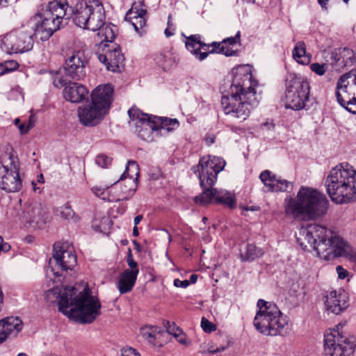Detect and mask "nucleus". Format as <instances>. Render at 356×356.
<instances>
[{
	"label": "nucleus",
	"instance_id": "obj_1",
	"mask_svg": "<svg viewBox=\"0 0 356 356\" xmlns=\"http://www.w3.org/2000/svg\"><path fill=\"white\" fill-rule=\"evenodd\" d=\"M297 241L303 250L316 251L323 259L343 257L356 264V251L337 233L326 227L318 224L302 227Z\"/></svg>",
	"mask_w": 356,
	"mask_h": 356
},
{
	"label": "nucleus",
	"instance_id": "obj_2",
	"mask_svg": "<svg viewBox=\"0 0 356 356\" xmlns=\"http://www.w3.org/2000/svg\"><path fill=\"white\" fill-rule=\"evenodd\" d=\"M45 298L50 302H58V310L79 323H91L101 313L98 298L88 287L81 291L74 286L54 288L46 291Z\"/></svg>",
	"mask_w": 356,
	"mask_h": 356
},
{
	"label": "nucleus",
	"instance_id": "obj_3",
	"mask_svg": "<svg viewBox=\"0 0 356 356\" xmlns=\"http://www.w3.org/2000/svg\"><path fill=\"white\" fill-rule=\"evenodd\" d=\"M228 95H222L221 105L225 114L241 120H246L259 104L252 74L246 69H236Z\"/></svg>",
	"mask_w": 356,
	"mask_h": 356
},
{
	"label": "nucleus",
	"instance_id": "obj_4",
	"mask_svg": "<svg viewBox=\"0 0 356 356\" xmlns=\"http://www.w3.org/2000/svg\"><path fill=\"white\" fill-rule=\"evenodd\" d=\"M225 165V161L220 157L210 155L202 157L197 165L192 170L198 173L200 184L202 189V193L197 195L194 200L197 204L206 205L214 202L233 209L236 206L234 195L225 190L213 188V186L217 180L218 174Z\"/></svg>",
	"mask_w": 356,
	"mask_h": 356
},
{
	"label": "nucleus",
	"instance_id": "obj_5",
	"mask_svg": "<svg viewBox=\"0 0 356 356\" xmlns=\"http://www.w3.org/2000/svg\"><path fill=\"white\" fill-rule=\"evenodd\" d=\"M329 201L325 195L316 189L302 186L296 197H286L285 213L296 220L309 221L326 214Z\"/></svg>",
	"mask_w": 356,
	"mask_h": 356
},
{
	"label": "nucleus",
	"instance_id": "obj_6",
	"mask_svg": "<svg viewBox=\"0 0 356 356\" xmlns=\"http://www.w3.org/2000/svg\"><path fill=\"white\" fill-rule=\"evenodd\" d=\"M325 185L331 200L337 204L356 200V170L347 163L333 168L325 179Z\"/></svg>",
	"mask_w": 356,
	"mask_h": 356
},
{
	"label": "nucleus",
	"instance_id": "obj_7",
	"mask_svg": "<svg viewBox=\"0 0 356 356\" xmlns=\"http://www.w3.org/2000/svg\"><path fill=\"white\" fill-rule=\"evenodd\" d=\"M258 311L254 318V326L261 334L267 336H284L288 334L289 320L273 302L259 299Z\"/></svg>",
	"mask_w": 356,
	"mask_h": 356
},
{
	"label": "nucleus",
	"instance_id": "obj_8",
	"mask_svg": "<svg viewBox=\"0 0 356 356\" xmlns=\"http://www.w3.org/2000/svg\"><path fill=\"white\" fill-rule=\"evenodd\" d=\"M69 8L67 0H54L48 3L39 14L40 20L30 21L36 33V38L42 41L47 40L54 32L60 29L64 18L67 19Z\"/></svg>",
	"mask_w": 356,
	"mask_h": 356
},
{
	"label": "nucleus",
	"instance_id": "obj_9",
	"mask_svg": "<svg viewBox=\"0 0 356 356\" xmlns=\"http://www.w3.org/2000/svg\"><path fill=\"white\" fill-rule=\"evenodd\" d=\"M70 10L67 19L72 17L80 28L96 31L105 24V10L100 0H79Z\"/></svg>",
	"mask_w": 356,
	"mask_h": 356
},
{
	"label": "nucleus",
	"instance_id": "obj_10",
	"mask_svg": "<svg viewBox=\"0 0 356 356\" xmlns=\"http://www.w3.org/2000/svg\"><path fill=\"white\" fill-rule=\"evenodd\" d=\"M345 323H339L330 332L325 334L324 351L325 356H351L356 348V338L346 336L342 329Z\"/></svg>",
	"mask_w": 356,
	"mask_h": 356
},
{
	"label": "nucleus",
	"instance_id": "obj_11",
	"mask_svg": "<svg viewBox=\"0 0 356 356\" xmlns=\"http://www.w3.org/2000/svg\"><path fill=\"white\" fill-rule=\"evenodd\" d=\"M310 87L300 74L289 73L286 78V108L302 109L309 100Z\"/></svg>",
	"mask_w": 356,
	"mask_h": 356
},
{
	"label": "nucleus",
	"instance_id": "obj_12",
	"mask_svg": "<svg viewBox=\"0 0 356 356\" xmlns=\"http://www.w3.org/2000/svg\"><path fill=\"white\" fill-rule=\"evenodd\" d=\"M88 59L83 51H76L72 53L65 61L63 69L65 76H60L57 73L54 77V84L57 88L65 86L71 80L81 81L86 76V67Z\"/></svg>",
	"mask_w": 356,
	"mask_h": 356
},
{
	"label": "nucleus",
	"instance_id": "obj_13",
	"mask_svg": "<svg viewBox=\"0 0 356 356\" xmlns=\"http://www.w3.org/2000/svg\"><path fill=\"white\" fill-rule=\"evenodd\" d=\"M36 33L32 22H28L20 28L7 33L2 41L8 54H18L29 51L33 46V37Z\"/></svg>",
	"mask_w": 356,
	"mask_h": 356
},
{
	"label": "nucleus",
	"instance_id": "obj_14",
	"mask_svg": "<svg viewBox=\"0 0 356 356\" xmlns=\"http://www.w3.org/2000/svg\"><path fill=\"white\" fill-rule=\"evenodd\" d=\"M22 188L19 166L12 155L4 161H0V189L6 193H16Z\"/></svg>",
	"mask_w": 356,
	"mask_h": 356
},
{
	"label": "nucleus",
	"instance_id": "obj_15",
	"mask_svg": "<svg viewBox=\"0 0 356 356\" xmlns=\"http://www.w3.org/2000/svg\"><path fill=\"white\" fill-rule=\"evenodd\" d=\"M53 259L55 266L52 271L56 277L64 276L68 270H72L76 264V257L73 248L67 243H55L53 247Z\"/></svg>",
	"mask_w": 356,
	"mask_h": 356
},
{
	"label": "nucleus",
	"instance_id": "obj_16",
	"mask_svg": "<svg viewBox=\"0 0 356 356\" xmlns=\"http://www.w3.org/2000/svg\"><path fill=\"white\" fill-rule=\"evenodd\" d=\"M130 124L134 127V132L144 140H151L153 131H157L154 115L142 112L136 107L128 111Z\"/></svg>",
	"mask_w": 356,
	"mask_h": 356
},
{
	"label": "nucleus",
	"instance_id": "obj_17",
	"mask_svg": "<svg viewBox=\"0 0 356 356\" xmlns=\"http://www.w3.org/2000/svg\"><path fill=\"white\" fill-rule=\"evenodd\" d=\"M352 77V73L341 75L337 81L336 87V97L338 103L347 111L356 114V97L348 90V79Z\"/></svg>",
	"mask_w": 356,
	"mask_h": 356
},
{
	"label": "nucleus",
	"instance_id": "obj_18",
	"mask_svg": "<svg viewBox=\"0 0 356 356\" xmlns=\"http://www.w3.org/2000/svg\"><path fill=\"white\" fill-rule=\"evenodd\" d=\"M114 89L111 84L99 85L90 95L91 104L107 114L113 100Z\"/></svg>",
	"mask_w": 356,
	"mask_h": 356
},
{
	"label": "nucleus",
	"instance_id": "obj_19",
	"mask_svg": "<svg viewBox=\"0 0 356 356\" xmlns=\"http://www.w3.org/2000/svg\"><path fill=\"white\" fill-rule=\"evenodd\" d=\"M77 114L80 123L88 127L99 124L106 115L99 107L93 106L91 103L79 107Z\"/></svg>",
	"mask_w": 356,
	"mask_h": 356
},
{
	"label": "nucleus",
	"instance_id": "obj_20",
	"mask_svg": "<svg viewBox=\"0 0 356 356\" xmlns=\"http://www.w3.org/2000/svg\"><path fill=\"white\" fill-rule=\"evenodd\" d=\"M325 305L327 310L340 314L349 306L348 293L341 289L332 291L326 295Z\"/></svg>",
	"mask_w": 356,
	"mask_h": 356
},
{
	"label": "nucleus",
	"instance_id": "obj_21",
	"mask_svg": "<svg viewBox=\"0 0 356 356\" xmlns=\"http://www.w3.org/2000/svg\"><path fill=\"white\" fill-rule=\"evenodd\" d=\"M147 13L143 2H134L125 15V20L130 22L135 31L142 35L147 24Z\"/></svg>",
	"mask_w": 356,
	"mask_h": 356
},
{
	"label": "nucleus",
	"instance_id": "obj_22",
	"mask_svg": "<svg viewBox=\"0 0 356 356\" xmlns=\"http://www.w3.org/2000/svg\"><path fill=\"white\" fill-rule=\"evenodd\" d=\"M98 59L106 65L108 70L117 72L123 65L124 56L120 47L117 44H113L108 47L104 54H99Z\"/></svg>",
	"mask_w": 356,
	"mask_h": 356
},
{
	"label": "nucleus",
	"instance_id": "obj_23",
	"mask_svg": "<svg viewBox=\"0 0 356 356\" xmlns=\"http://www.w3.org/2000/svg\"><path fill=\"white\" fill-rule=\"evenodd\" d=\"M330 59L334 69L340 70L356 64V54L349 48H339L332 51Z\"/></svg>",
	"mask_w": 356,
	"mask_h": 356
},
{
	"label": "nucleus",
	"instance_id": "obj_24",
	"mask_svg": "<svg viewBox=\"0 0 356 356\" xmlns=\"http://www.w3.org/2000/svg\"><path fill=\"white\" fill-rule=\"evenodd\" d=\"M185 45L186 49L190 51L200 60L205 59L209 52L211 44H206L201 41V36L199 34L191 35L186 38Z\"/></svg>",
	"mask_w": 356,
	"mask_h": 356
},
{
	"label": "nucleus",
	"instance_id": "obj_25",
	"mask_svg": "<svg viewBox=\"0 0 356 356\" xmlns=\"http://www.w3.org/2000/svg\"><path fill=\"white\" fill-rule=\"evenodd\" d=\"M22 328L23 323L18 317L10 316L0 320V343L9 336H17Z\"/></svg>",
	"mask_w": 356,
	"mask_h": 356
},
{
	"label": "nucleus",
	"instance_id": "obj_26",
	"mask_svg": "<svg viewBox=\"0 0 356 356\" xmlns=\"http://www.w3.org/2000/svg\"><path fill=\"white\" fill-rule=\"evenodd\" d=\"M140 175V169L138 165L134 161H129L126 166L124 173L120 177V180L127 179V183L130 186L128 190L123 191L129 195H133L137 188L138 179Z\"/></svg>",
	"mask_w": 356,
	"mask_h": 356
},
{
	"label": "nucleus",
	"instance_id": "obj_27",
	"mask_svg": "<svg viewBox=\"0 0 356 356\" xmlns=\"http://www.w3.org/2000/svg\"><path fill=\"white\" fill-rule=\"evenodd\" d=\"M240 40V31H238L234 37H229L224 39L221 42H213L211 43L212 49L209 51L211 54L218 53L225 54L226 56L236 55V50L233 49L237 42Z\"/></svg>",
	"mask_w": 356,
	"mask_h": 356
},
{
	"label": "nucleus",
	"instance_id": "obj_28",
	"mask_svg": "<svg viewBox=\"0 0 356 356\" xmlns=\"http://www.w3.org/2000/svg\"><path fill=\"white\" fill-rule=\"evenodd\" d=\"M88 91L82 84L72 83L65 87L63 90L64 98L73 103H79L86 99Z\"/></svg>",
	"mask_w": 356,
	"mask_h": 356
},
{
	"label": "nucleus",
	"instance_id": "obj_29",
	"mask_svg": "<svg viewBox=\"0 0 356 356\" xmlns=\"http://www.w3.org/2000/svg\"><path fill=\"white\" fill-rule=\"evenodd\" d=\"M40 206L39 204H24L20 211H17L16 213H11V215L16 218L15 220L19 221L26 227L29 222L33 218L35 214L38 213Z\"/></svg>",
	"mask_w": 356,
	"mask_h": 356
},
{
	"label": "nucleus",
	"instance_id": "obj_30",
	"mask_svg": "<svg viewBox=\"0 0 356 356\" xmlns=\"http://www.w3.org/2000/svg\"><path fill=\"white\" fill-rule=\"evenodd\" d=\"M137 277L127 270L120 273L116 282V287L120 293L124 294L130 292L136 284Z\"/></svg>",
	"mask_w": 356,
	"mask_h": 356
},
{
	"label": "nucleus",
	"instance_id": "obj_31",
	"mask_svg": "<svg viewBox=\"0 0 356 356\" xmlns=\"http://www.w3.org/2000/svg\"><path fill=\"white\" fill-rule=\"evenodd\" d=\"M154 60L163 71H169L176 65L175 56L169 51L156 54Z\"/></svg>",
	"mask_w": 356,
	"mask_h": 356
},
{
	"label": "nucleus",
	"instance_id": "obj_32",
	"mask_svg": "<svg viewBox=\"0 0 356 356\" xmlns=\"http://www.w3.org/2000/svg\"><path fill=\"white\" fill-rule=\"evenodd\" d=\"M293 57L299 63L308 64L311 60V56L306 52V45L304 42H298L293 50Z\"/></svg>",
	"mask_w": 356,
	"mask_h": 356
},
{
	"label": "nucleus",
	"instance_id": "obj_33",
	"mask_svg": "<svg viewBox=\"0 0 356 356\" xmlns=\"http://www.w3.org/2000/svg\"><path fill=\"white\" fill-rule=\"evenodd\" d=\"M156 129L163 130L166 132L172 131L179 127V122L177 119L154 116Z\"/></svg>",
	"mask_w": 356,
	"mask_h": 356
},
{
	"label": "nucleus",
	"instance_id": "obj_34",
	"mask_svg": "<svg viewBox=\"0 0 356 356\" xmlns=\"http://www.w3.org/2000/svg\"><path fill=\"white\" fill-rule=\"evenodd\" d=\"M38 213L35 214L33 218L29 222L26 227L34 229L44 228L47 220V213L41 206L40 207V210Z\"/></svg>",
	"mask_w": 356,
	"mask_h": 356
},
{
	"label": "nucleus",
	"instance_id": "obj_35",
	"mask_svg": "<svg viewBox=\"0 0 356 356\" xmlns=\"http://www.w3.org/2000/svg\"><path fill=\"white\" fill-rule=\"evenodd\" d=\"M263 254L261 249L257 248L253 244H248L245 250L241 252V257L243 260H254Z\"/></svg>",
	"mask_w": 356,
	"mask_h": 356
},
{
	"label": "nucleus",
	"instance_id": "obj_36",
	"mask_svg": "<svg viewBox=\"0 0 356 356\" xmlns=\"http://www.w3.org/2000/svg\"><path fill=\"white\" fill-rule=\"evenodd\" d=\"M161 332V329L156 326H145L140 329L141 336L153 343L156 339V335Z\"/></svg>",
	"mask_w": 356,
	"mask_h": 356
},
{
	"label": "nucleus",
	"instance_id": "obj_37",
	"mask_svg": "<svg viewBox=\"0 0 356 356\" xmlns=\"http://www.w3.org/2000/svg\"><path fill=\"white\" fill-rule=\"evenodd\" d=\"M56 213L57 216L65 220H70L72 219L74 221L78 220V217L75 216V213L72 209L71 207L66 204L56 210Z\"/></svg>",
	"mask_w": 356,
	"mask_h": 356
},
{
	"label": "nucleus",
	"instance_id": "obj_38",
	"mask_svg": "<svg viewBox=\"0 0 356 356\" xmlns=\"http://www.w3.org/2000/svg\"><path fill=\"white\" fill-rule=\"evenodd\" d=\"M275 191L274 192H288L293 188V184L286 179L277 177L275 181Z\"/></svg>",
	"mask_w": 356,
	"mask_h": 356
},
{
	"label": "nucleus",
	"instance_id": "obj_39",
	"mask_svg": "<svg viewBox=\"0 0 356 356\" xmlns=\"http://www.w3.org/2000/svg\"><path fill=\"white\" fill-rule=\"evenodd\" d=\"M97 31H99L98 34L104 36V40L108 42H112L115 38L114 31L109 26H104V25Z\"/></svg>",
	"mask_w": 356,
	"mask_h": 356
},
{
	"label": "nucleus",
	"instance_id": "obj_40",
	"mask_svg": "<svg viewBox=\"0 0 356 356\" xmlns=\"http://www.w3.org/2000/svg\"><path fill=\"white\" fill-rule=\"evenodd\" d=\"M127 264H128L129 268L125 269L124 270L129 271L131 273H134V275L138 276V275L139 273L138 265V263L134 260L132 254H131V251L130 249L129 250V254L127 256Z\"/></svg>",
	"mask_w": 356,
	"mask_h": 356
},
{
	"label": "nucleus",
	"instance_id": "obj_41",
	"mask_svg": "<svg viewBox=\"0 0 356 356\" xmlns=\"http://www.w3.org/2000/svg\"><path fill=\"white\" fill-rule=\"evenodd\" d=\"M112 159L105 154H99L95 159L96 163L101 168H106L111 165Z\"/></svg>",
	"mask_w": 356,
	"mask_h": 356
},
{
	"label": "nucleus",
	"instance_id": "obj_42",
	"mask_svg": "<svg viewBox=\"0 0 356 356\" xmlns=\"http://www.w3.org/2000/svg\"><path fill=\"white\" fill-rule=\"evenodd\" d=\"M310 69L312 72H315L316 74H318L319 76H322L326 72L327 65L314 63L311 64Z\"/></svg>",
	"mask_w": 356,
	"mask_h": 356
},
{
	"label": "nucleus",
	"instance_id": "obj_43",
	"mask_svg": "<svg viewBox=\"0 0 356 356\" xmlns=\"http://www.w3.org/2000/svg\"><path fill=\"white\" fill-rule=\"evenodd\" d=\"M167 332L173 336L178 333L181 329L177 326L174 322L167 321L165 324Z\"/></svg>",
	"mask_w": 356,
	"mask_h": 356
},
{
	"label": "nucleus",
	"instance_id": "obj_44",
	"mask_svg": "<svg viewBox=\"0 0 356 356\" xmlns=\"http://www.w3.org/2000/svg\"><path fill=\"white\" fill-rule=\"evenodd\" d=\"M259 178L262 182H266L267 181L275 182L277 177L272 175L270 171L264 170L260 174Z\"/></svg>",
	"mask_w": 356,
	"mask_h": 356
},
{
	"label": "nucleus",
	"instance_id": "obj_45",
	"mask_svg": "<svg viewBox=\"0 0 356 356\" xmlns=\"http://www.w3.org/2000/svg\"><path fill=\"white\" fill-rule=\"evenodd\" d=\"M201 327L206 332H211L216 330V326L205 318H202Z\"/></svg>",
	"mask_w": 356,
	"mask_h": 356
},
{
	"label": "nucleus",
	"instance_id": "obj_46",
	"mask_svg": "<svg viewBox=\"0 0 356 356\" xmlns=\"http://www.w3.org/2000/svg\"><path fill=\"white\" fill-rule=\"evenodd\" d=\"M6 73L13 72L15 70H17L19 67V64L17 61L13 60H6L4 63H3Z\"/></svg>",
	"mask_w": 356,
	"mask_h": 356
},
{
	"label": "nucleus",
	"instance_id": "obj_47",
	"mask_svg": "<svg viewBox=\"0 0 356 356\" xmlns=\"http://www.w3.org/2000/svg\"><path fill=\"white\" fill-rule=\"evenodd\" d=\"M107 187L106 188H101L98 186H95L92 188L93 193L99 197L106 200L107 197Z\"/></svg>",
	"mask_w": 356,
	"mask_h": 356
},
{
	"label": "nucleus",
	"instance_id": "obj_48",
	"mask_svg": "<svg viewBox=\"0 0 356 356\" xmlns=\"http://www.w3.org/2000/svg\"><path fill=\"white\" fill-rule=\"evenodd\" d=\"M121 356H140V355L136 349L126 347L122 349Z\"/></svg>",
	"mask_w": 356,
	"mask_h": 356
},
{
	"label": "nucleus",
	"instance_id": "obj_49",
	"mask_svg": "<svg viewBox=\"0 0 356 356\" xmlns=\"http://www.w3.org/2000/svg\"><path fill=\"white\" fill-rule=\"evenodd\" d=\"M174 337L179 343L183 345L190 344V341H188L186 334L184 333L182 330H181L178 333H177Z\"/></svg>",
	"mask_w": 356,
	"mask_h": 356
},
{
	"label": "nucleus",
	"instance_id": "obj_50",
	"mask_svg": "<svg viewBox=\"0 0 356 356\" xmlns=\"http://www.w3.org/2000/svg\"><path fill=\"white\" fill-rule=\"evenodd\" d=\"M190 284L189 280H180L179 279H175L174 280V286L176 287H181L183 289L187 288Z\"/></svg>",
	"mask_w": 356,
	"mask_h": 356
},
{
	"label": "nucleus",
	"instance_id": "obj_51",
	"mask_svg": "<svg viewBox=\"0 0 356 356\" xmlns=\"http://www.w3.org/2000/svg\"><path fill=\"white\" fill-rule=\"evenodd\" d=\"M336 270L338 274V277L340 279H344L348 275V272L347 271V270L344 269L341 266H337L336 268Z\"/></svg>",
	"mask_w": 356,
	"mask_h": 356
},
{
	"label": "nucleus",
	"instance_id": "obj_52",
	"mask_svg": "<svg viewBox=\"0 0 356 356\" xmlns=\"http://www.w3.org/2000/svg\"><path fill=\"white\" fill-rule=\"evenodd\" d=\"M33 125L31 122L29 123L27 126H26L24 124H20L18 126V129L22 134H26L31 128Z\"/></svg>",
	"mask_w": 356,
	"mask_h": 356
},
{
	"label": "nucleus",
	"instance_id": "obj_53",
	"mask_svg": "<svg viewBox=\"0 0 356 356\" xmlns=\"http://www.w3.org/2000/svg\"><path fill=\"white\" fill-rule=\"evenodd\" d=\"M264 186L268 188V191L274 192L275 191V182L267 181L266 182H263Z\"/></svg>",
	"mask_w": 356,
	"mask_h": 356
},
{
	"label": "nucleus",
	"instance_id": "obj_54",
	"mask_svg": "<svg viewBox=\"0 0 356 356\" xmlns=\"http://www.w3.org/2000/svg\"><path fill=\"white\" fill-rule=\"evenodd\" d=\"M275 127V124H273V122H264V123H262L261 124V128L263 129H266V130H270V129H273Z\"/></svg>",
	"mask_w": 356,
	"mask_h": 356
},
{
	"label": "nucleus",
	"instance_id": "obj_55",
	"mask_svg": "<svg viewBox=\"0 0 356 356\" xmlns=\"http://www.w3.org/2000/svg\"><path fill=\"white\" fill-rule=\"evenodd\" d=\"M143 219L142 215H138L134 218V226H137Z\"/></svg>",
	"mask_w": 356,
	"mask_h": 356
},
{
	"label": "nucleus",
	"instance_id": "obj_56",
	"mask_svg": "<svg viewBox=\"0 0 356 356\" xmlns=\"http://www.w3.org/2000/svg\"><path fill=\"white\" fill-rule=\"evenodd\" d=\"M327 1L328 0H318V2L323 9H327L326 3Z\"/></svg>",
	"mask_w": 356,
	"mask_h": 356
},
{
	"label": "nucleus",
	"instance_id": "obj_57",
	"mask_svg": "<svg viewBox=\"0 0 356 356\" xmlns=\"http://www.w3.org/2000/svg\"><path fill=\"white\" fill-rule=\"evenodd\" d=\"M206 140V143L208 145H211V144H213L215 141V138L213 137H208L205 139Z\"/></svg>",
	"mask_w": 356,
	"mask_h": 356
},
{
	"label": "nucleus",
	"instance_id": "obj_58",
	"mask_svg": "<svg viewBox=\"0 0 356 356\" xmlns=\"http://www.w3.org/2000/svg\"><path fill=\"white\" fill-rule=\"evenodd\" d=\"M31 185H32V186H33V190L35 192H37V191H38V193H40V192H41V191H40V188H39V187H37V184H36V183H35L34 181H33L31 182Z\"/></svg>",
	"mask_w": 356,
	"mask_h": 356
},
{
	"label": "nucleus",
	"instance_id": "obj_59",
	"mask_svg": "<svg viewBox=\"0 0 356 356\" xmlns=\"http://www.w3.org/2000/svg\"><path fill=\"white\" fill-rule=\"evenodd\" d=\"M197 275H195V274H193V275H191V277H190V281H189V282L193 283H193H195V282H196V281H197Z\"/></svg>",
	"mask_w": 356,
	"mask_h": 356
},
{
	"label": "nucleus",
	"instance_id": "obj_60",
	"mask_svg": "<svg viewBox=\"0 0 356 356\" xmlns=\"http://www.w3.org/2000/svg\"><path fill=\"white\" fill-rule=\"evenodd\" d=\"M6 70L3 63H0V76L6 74Z\"/></svg>",
	"mask_w": 356,
	"mask_h": 356
},
{
	"label": "nucleus",
	"instance_id": "obj_61",
	"mask_svg": "<svg viewBox=\"0 0 356 356\" xmlns=\"http://www.w3.org/2000/svg\"><path fill=\"white\" fill-rule=\"evenodd\" d=\"M173 34L174 33L170 31L169 27L165 30V35L166 37L172 36Z\"/></svg>",
	"mask_w": 356,
	"mask_h": 356
},
{
	"label": "nucleus",
	"instance_id": "obj_62",
	"mask_svg": "<svg viewBox=\"0 0 356 356\" xmlns=\"http://www.w3.org/2000/svg\"><path fill=\"white\" fill-rule=\"evenodd\" d=\"M348 73H352V76H354V84H355V86H356V68L351 70Z\"/></svg>",
	"mask_w": 356,
	"mask_h": 356
},
{
	"label": "nucleus",
	"instance_id": "obj_63",
	"mask_svg": "<svg viewBox=\"0 0 356 356\" xmlns=\"http://www.w3.org/2000/svg\"><path fill=\"white\" fill-rule=\"evenodd\" d=\"M133 235L134 236H138L139 235V232L137 226H134L133 228Z\"/></svg>",
	"mask_w": 356,
	"mask_h": 356
},
{
	"label": "nucleus",
	"instance_id": "obj_64",
	"mask_svg": "<svg viewBox=\"0 0 356 356\" xmlns=\"http://www.w3.org/2000/svg\"><path fill=\"white\" fill-rule=\"evenodd\" d=\"M33 237L32 236H28L26 238V240L29 242V243H31L33 241Z\"/></svg>",
	"mask_w": 356,
	"mask_h": 356
}]
</instances>
